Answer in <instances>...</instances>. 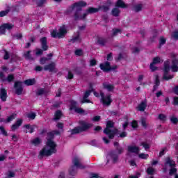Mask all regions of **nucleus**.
<instances>
[{
  "instance_id": "obj_54",
  "label": "nucleus",
  "mask_w": 178,
  "mask_h": 178,
  "mask_svg": "<svg viewBox=\"0 0 178 178\" xmlns=\"http://www.w3.org/2000/svg\"><path fill=\"white\" fill-rule=\"evenodd\" d=\"M51 37L53 38H59V34H58V32L56 31H53L51 32Z\"/></svg>"
},
{
  "instance_id": "obj_50",
  "label": "nucleus",
  "mask_w": 178,
  "mask_h": 178,
  "mask_svg": "<svg viewBox=\"0 0 178 178\" xmlns=\"http://www.w3.org/2000/svg\"><path fill=\"white\" fill-rule=\"evenodd\" d=\"M0 34H1L2 35L6 34V31L5 30V27L3 26V24L0 26Z\"/></svg>"
},
{
  "instance_id": "obj_11",
  "label": "nucleus",
  "mask_w": 178,
  "mask_h": 178,
  "mask_svg": "<svg viewBox=\"0 0 178 178\" xmlns=\"http://www.w3.org/2000/svg\"><path fill=\"white\" fill-rule=\"evenodd\" d=\"M70 111H75L76 113H84V109L81 108H77V102L74 100L70 101Z\"/></svg>"
},
{
  "instance_id": "obj_45",
  "label": "nucleus",
  "mask_w": 178,
  "mask_h": 178,
  "mask_svg": "<svg viewBox=\"0 0 178 178\" xmlns=\"http://www.w3.org/2000/svg\"><path fill=\"white\" fill-rule=\"evenodd\" d=\"M152 63L154 65H157V63H161V57L159 56L154 57L153 58V61L152 62Z\"/></svg>"
},
{
  "instance_id": "obj_10",
  "label": "nucleus",
  "mask_w": 178,
  "mask_h": 178,
  "mask_svg": "<svg viewBox=\"0 0 178 178\" xmlns=\"http://www.w3.org/2000/svg\"><path fill=\"white\" fill-rule=\"evenodd\" d=\"M14 88L17 95H22L23 94V82L17 81L14 83Z\"/></svg>"
},
{
  "instance_id": "obj_13",
  "label": "nucleus",
  "mask_w": 178,
  "mask_h": 178,
  "mask_svg": "<svg viewBox=\"0 0 178 178\" xmlns=\"http://www.w3.org/2000/svg\"><path fill=\"white\" fill-rule=\"evenodd\" d=\"M99 67L101 70H103V72H111V63H109V61H106L104 63H101Z\"/></svg>"
},
{
  "instance_id": "obj_41",
  "label": "nucleus",
  "mask_w": 178,
  "mask_h": 178,
  "mask_svg": "<svg viewBox=\"0 0 178 178\" xmlns=\"http://www.w3.org/2000/svg\"><path fill=\"white\" fill-rule=\"evenodd\" d=\"M26 116H27L28 119L34 120V119H35V117L37 116V115L35 114V113H29L27 114Z\"/></svg>"
},
{
  "instance_id": "obj_28",
  "label": "nucleus",
  "mask_w": 178,
  "mask_h": 178,
  "mask_svg": "<svg viewBox=\"0 0 178 178\" xmlns=\"http://www.w3.org/2000/svg\"><path fill=\"white\" fill-rule=\"evenodd\" d=\"M3 26H4V30L6 31L8 30V31H10L13 27H15V25L10 23H4L3 24Z\"/></svg>"
},
{
  "instance_id": "obj_58",
  "label": "nucleus",
  "mask_w": 178,
  "mask_h": 178,
  "mask_svg": "<svg viewBox=\"0 0 178 178\" xmlns=\"http://www.w3.org/2000/svg\"><path fill=\"white\" fill-rule=\"evenodd\" d=\"M118 33H122V30L119 29H113V35H118Z\"/></svg>"
},
{
  "instance_id": "obj_33",
  "label": "nucleus",
  "mask_w": 178,
  "mask_h": 178,
  "mask_svg": "<svg viewBox=\"0 0 178 178\" xmlns=\"http://www.w3.org/2000/svg\"><path fill=\"white\" fill-rule=\"evenodd\" d=\"M67 31L65 28H60L58 31V38H62V37L65 36V34H66Z\"/></svg>"
},
{
  "instance_id": "obj_6",
  "label": "nucleus",
  "mask_w": 178,
  "mask_h": 178,
  "mask_svg": "<svg viewBox=\"0 0 178 178\" xmlns=\"http://www.w3.org/2000/svg\"><path fill=\"white\" fill-rule=\"evenodd\" d=\"M170 166L169 175L173 176L177 173V168H176V161H173L170 156H168L165 159L164 166Z\"/></svg>"
},
{
  "instance_id": "obj_5",
  "label": "nucleus",
  "mask_w": 178,
  "mask_h": 178,
  "mask_svg": "<svg viewBox=\"0 0 178 178\" xmlns=\"http://www.w3.org/2000/svg\"><path fill=\"white\" fill-rule=\"evenodd\" d=\"M72 163L74 165H72L69 169V175L70 176H76L77 175V169H86V166L80 163L78 157L73 158Z\"/></svg>"
},
{
  "instance_id": "obj_47",
  "label": "nucleus",
  "mask_w": 178,
  "mask_h": 178,
  "mask_svg": "<svg viewBox=\"0 0 178 178\" xmlns=\"http://www.w3.org/2000/svg\"><path fill=\"white\" fill-rule=\"evenodd\" d=\"M9 12H10L9 9L0 11V17H4V16H6L8 13H9Z\"/></svg>"
},
{
  "instance_id": "obj_53",
  "label": "nucleus",
  "mask_w": 178,
  "mask_h": 178,
  "mask_svg": "<svg viewBox=\"0 0 178 178\" xmlns=\"http://www.w3.org/2000/svg\"><path fill=\"white\" fill-rule=\"evenodd\" d=\"M131 127L132 129H137V127H138V122L137 120H133L131 122Z\"/></svg>"
},
{
  "instance_id": "obj_51",
  "label": "nucleus",
  "mask_w": 178,
  "mask_h": 178,
  "mask_svg": "<svg viewBox=\"0 0 178 178\" xmlns=\"http://www.w3.org/2000/svg\"><path fill=\"white\" fill-rule=\"evenodd\" d=\"M159 120H161V122H166V116L165 115V114H159Z\"/></svg>"
},
{
  "instance_id": "obj_19",
  "label": "nucleus",
  "mask_w": 178,
  "mask_h": 178,
  "mask_svg": "<svg viewBox=\"0 0 178 178\" xmlns=\"http://www.w3.org/2000/svg\"><path fill=\"white\" fill-rule=\"evenodd\" d=\"M55 67H56L55 63H51L44 65V70L49 71L51 73H52V72L55 71Z\"/></svg>"
},
{
  "instance_id": "obj_12",
  "label": "nucleus",
  "mask_w": 178,
  "mask_h": 178,
  "mask_svg": "<svg viewBox=\"0 0 178 178\" xmlns=\"http://www.w3.org/2000/svg\"><path fill=\"white\" fill-rule=\"evenodd\" d=\"M22 124H23V119L17 120L15 123L11 126V131H16V130H19Z\"/></svg>"
},
{
  "instance_id": "obj_64",
  "label": "nucleus",
  "mask_w": 178,
  "mask_h": 178,
  "mask_svg": "<svg viewBox=\"0 0 178 178\" xmlns=\"http://www.w3.org/2000/svg\"><path fill=\"white\" fill-rule=\"evenodd\" d=\"M172 104L175 106L178 105V97H174Z\"/></svg>"
},
{
  "instance_id": "obj_4",
  "label": "nucleus",
  "mask_w": 178,
  "mask_h": 178,
  "mask_svg": "<svg viewBox=\"0 0 178 178\" xmlns=\"http://www.w3.org/2000/svg\"><path fill=\"white\" fill-rule=\"evenodd\" d=\"M79 126L74 128L71 130V134H80V133H84L91 129L92 124L88 123L85 120L79 121Z\"/></svg>"
},
{
  "instance_id": "obj_39",
  "label": "nucleus",
  "mask_w": 178,
  "mask_h": 178,
  "mask_svg": "<svg viewBox=\"0 0 178 178\" xmlns=\"http://www.w3.org/2000/svg\"><path fill=\"white\" fill-rule=\"evenodd\" d=\"M159 48H161L162 45H165L166 44V39H165L163 37L160 38L159 40Z\"/></svg>"
},
{
  "instance_id": "obj_42",
  "label": "nucleus",
  "mask_w": 178,
  "mask_h": 178,
  "mask_svg": "<svg viewBox=\"0 0 178 178\" xmlns=\"http://www.w3.org/2000/svg\"><path fill=\"white\" fill-rule=\"evenodd\" d=\"M170 120L172 124H177L178 123V118L173 115L170 118Z\"/></svg>"
},
{
  "instance_id": "obj_59",
  "label": "nucleus",
  "mask_w": 178,
  "mask_h": 178,
  "mask_svg": "<svg viewBox=\"0 0 178 178\" xmlns=\"http://www.w3.org/2000/svg\"><path fill=\"white\" fill-rule=\"evenodd\" d=\"M92 90H86L83 95V98H88L91 95Z\"/></svg>"
},
{
  "instance_id": "obj_21",
  "label": "nucleus",
  "mask_w": 178,
  "mask_h": 178,
  "mask_svg": "<svg viewBox=\"0 0 178 178\" xmlns=\"http://www.w3.org/2000/svg\"><path fill=\"white\" fill-rule=\"evenodd\" d=\"M116 8H121L122 9L127 8V5L124 3L123 0H118L115 3Z\"/></svg>"
},
{
  "instance_id": "obj_16",
  "label": "nucleus",
  "mask_w": 178,
  "mask_h": 178,
  "mask_svg": "<svg viewBox=\"0 0 178 178\" xmlns=\"http://www.w3.org/2000/svg\"><path fill=\"white\" fill-rule=\"evenodd\" d=\"M109 155L111 159H113V163H116L119 159V154L116 153V150L110 152Z\"/></svg>"
},
{
  "instance_id": "obj_31",
  "label": "nucleus",
  "mask_w": 178,
  "mask_h": 178,
  "mask_svg": "<svg viewBox=\"0 0 178 178\" xmlns=\"http://www.w3.org/2000/svg\"><path fill=\"white\" fill-rule=\"evenodd\" d=\"M63 114L62 113V111L60 110H58L57 111H56L55 114H54V120H59L60 119V118H62V115Z\"/></svg>"
},
{
  "instance_id": "obj_25",
  "label": "nucleus",
  "mask_w": 178,
  "mask_h": 178,
  "mask_svg": "<svg viewBox=\"0 0 178 178\" xmlns=\"http://www.w3.org/2000/svg\"><path fill=\"white\" fill-rule=\"evenodd\" d=\"M69 42H72V44H74V42H81V38H80V33H78L77 35H76L75 37L70 40Z\"/></svg>"
},
{
  "instance_id": "obj_32",
  "label": "nucleus",
  "mask_w": 178,
  "mask_h": 178,
  "mask_svg": "<svg viewBox=\"0 0 178 178\" xmlns=\"http://www.w3.org/2000/svg\"><path fill=\"white\" fill-rule=\"evenodd\" d=\"M16 116H17V114L15 113H12L10 116H8L6 118L7 123H10V122H12L13 120H15V119H16Z\"/></svg>"
},
{
  "instance_id": "obj_29",
  "label": "nucleus",
  "mask_w": 178,
  "mask_h": 178,
  "mask_svg": "<svg viewBox=\"0 0 178 178\" xmlns=\"http://www.w3.org/2000/svg\"><path fill=\"white\" fill-rule=\"evenodd\" d=\"M24 57L26 60H33V56H31V51H28L24 54Z\"/></svg>"
},
{
  "instance_id": "obj_30",
  "label": "nucleus",
  "mask_w": 178,
  "mask_h": 178,
  "mask_svg": "<svg viewBox=\"0 0 178 178\" xmlns=\"http://www.w3.org/2000/svg\"><path fill=\"white\" fill-rule=\"evenodd\" d=\"M72 72H74L75 74H78L79 76L83 74V70H81V67H74L72 70Z\"/></svg>"
},
{
  "instance_id": "obj_7",
  "label": "nucleus",
  "mask_w": 178,
  "mask_h": 178,
  "mask_svg": "<svg viewBox=\"0 0 178 178\" xmlns=\"http://www.w3.org/2000/svg\"><path fill=\"white\" fill-rule=\"evenodd\" d=\"M40 41L42 49H38L36 51V55H42V54H44V51H48L49 49V46H48V39L47 37L41 38Z\"/></svg>"
},
{
  "instance_id": "obj_37",
  "label": "nucleus",
  "mask_w": 178,
  "mask_h": 178,
  "mask_svg": "<svg viewBox=\"0 0 178 178\" xmlns=\"http://www.w3.org/2000/svg\"><path fill=\"white\" fill-rule=\"evenodd\" d=\"M15 80V76L12 74L8 75L7 78L6 79V81H7L8 83H12Z\"/></svg>"
},
{
  "instance_id": "obj_35",
  "label": "nucleus",
  "mask_w": 178,
  "mask_h": 178,
  "mask_svg": "<svg viewBox=\"0 0 178 178\" xmlns=\"http://www.w3.org/2000/svg\"><path fill=\"white\" fill-rule=\"evenodd\" d=\"M47 1H48V0H38L36 1V5L39 8H42V6H44V3H47Z\"/></svg>"
},
{
  "instance_id": "obj_15",
  "label": "nucleus",
  "mask_w": 178,
  "mask_h": 178,
  "mask_svg": "<svg viewBox=\"0 0 178 178\" xmlns=\"http://www.w3.org/2000/svg\"><path fill=\"white\" fill-rule=\"evenodd\" d=\"M147 109V102H141L136 107V111L138 112H144Z\"/></svg>"
},
{
  "instance_id": "obj_23",
  "label": "nucleus",
  "mask_w": 178,
  "mask_h": 178,
  "mask_svg": "<svg viewBox=\"0 0 178 178\" xmlns=\"http://www.w3.org/2000/svg\"><path fill=\"white\" fill-rule=\"evenodd\" d=\"M131 10L136 13H138V12H141L143 10V4L134 5Z\"/></svg>"
},
{
  "instance_id": "obj_55",
  "label": "nucleus",
  "mask_w": 178,
  "mask_h": 178,
  "mask_svg": "<svg viewBox=\"0 0 178 178\" xmlns=\"http://www.w3.org/2000/svg\"><path fill=\"white\" fill-rule=\"evenodd\" d=\"M75 55H76V56H81L83 55V50L81 49L75 50Z\"/></svg>"
},
{
  "instance_id": "obj_9",
  "label": "nucleus",
  "mask_w": 178,
  "mask_h": 178,
  "mask_svg": "<svg viewBox=\"0 0 178 178\" xmlns=\"http://www.w3.org/2000/svg\"><path fill=\"white\" fill-rule=\"evenodd\" d=\"M169 72H170V65L168 60L164 62V69H163V79L165 80L166 81L169 80H172L173 79V75H168Z\"/></svg>"
},
{
  "instance_id": "obj_46",
  "label": "nucleus",
  "mask_w": 178,
  "mask_h": 178,
  "mask_svg": "<svg viewBox=\"0 0 178 178\" xmlns=\"http://www.w3.org/2000/svg\"><path fill=\"white\" fill-rule=\"evenodd\" d=\"M115 151H117L118 155H121V154H123L124 151V148L120 146V147H115Z\"/></svg>"
},
{
  "instance_id": "obj_24",
  "label": "nucleus",
  "mask_w": 178,
  "mask_h": 178,
  "mask_svg": "<svg viewBox=\"0 0 178 178\" xmlns=\"http://www.w3.org/2000/svg\"><path fill=\"white\" fill-rule=\"evenodd\" d=\"M106 42H108V40L103 38H99L97 40V45H101V47H105Z\"/></svg>"
},
{
  "instance_id": "obj_40",
  "label": "nucleus",
  "mask_w": 178,
  "mask_h": 178,
  "mask_svg": "<svg viewBox=\"0 0 178 178\" xmlns=\"http://www.w3.org/2000/svg\"><path fill=\"white\" fill-rule=\"evenodd\" d=\"M147 175L152 176L155 173V169L152 167H149L147 170Z\"/></svg>"
},
{
  "instance_id": "obj_34",
  "label": "nucleus",
  "mask_w": 178,
  "mask_h": 178,
  "mask_svg": "<svg viewBox=\"0 0 178 178\" xmlns=\"http://www.w3.org/2000/svg\"><path fill=\"white\" fill-rule=\"evenodd\" d=\"M152 33H153V35H152V37H150L149 40H150L151 42H154L155 38H156V37H158V31L156 29H154Z\"/></svg>"
},
{
  "instance_id": "obj_27",
  "label": "nucleus",
  "mask_w": 178,
  "mask_h": 178,
  "mask_svg": "<svg viewBox=\"0 0 178 178\" xmlns=\"http://www.w3.org/2000/svg\"><path fill=\"white\" fill-rule=\"evenodd\" d=\"M24 84H26V86H34V84H35V79H26L24 81Z\"/></svg>"
},
{
  "instance_id": "obj_52",
  "label": "nucleus",
  "mask_w": 178,
  "mask_h": 178,
  "mask_svg": "<svg viewBox=\"0 0 178 178\" xmlns=\"http://www.w3.org/2000/svg\"><path fill=\"white\" fill-rule=\"evenodd\" d=\"M51 58H48L46 57H42V58H40V63L41 65H45V63H47V60H49Z\"/></svg>"
},
{
  "instance_id": "obj_14",
  "label": "nucleus",
  "mask_w": 178,
  "mask_h": 178,
  "mask_svg": "<svg viewBox=\"0 0 178 178\" xmlns=\"http://www.w3.org/2000/svg\"><path fill=\"white\" fill-rule=\"evenodd\" d=\"M0 99L3 102H6V99H8V91L3 88L0 89Z\"/></svg>"
},
{
  "instance_id": "obj_2",
  "label": "nucleus",
  "mask_w": 178,
  "mask_h": 178,
  "mask_svg": "<svg viewBox=\"0 0 178 178\" xmlns=\"http://www.w3.org/2000/svg\"><path fill=\"white\" fill-rule=\"evenodd\" d=\"M86 6H87V2L83 0L75 2L71 6L72 10H74L75 8H76L74 13V19L76 22L77 20H84L87 17V15H88L87 10L83 15H81V10H83V8H86Z\"/></svg>"
},
{
  "instance_id": "obj_26",
  "label": "nucleus",
  "mask_w": 178,
  "mask_h": 178,
  "mask_svg": "<svg viewBox=\"0 0 178 178\" xmlns=\"http://www.w3.org/2000/svg\"><path fill=\"white\" fill-rule=\"evenodd\" d=\"M111 15L114 16V17H119L120 15V10L118 8H114L111 10Z\"/></svg>"
},
{
  "instance_id": "obj_61",
  "label": "nucleus",
  "mask_w": 178,
  "mask_h": 178,
  "mask_svg": "<svg viewBox=\"0 0 178 178\" xmlns=\"http://www.w3.org/2000/svg\"><path fill=\"white\" fill-rule=\"evenodd\" d=\"M171 70L174 73H176L178 72V66L177 65H172L171 66Z\"/></svg>"
},
{
  "instance_id": "obj_3",
  "label": "nucleus",
  "mask_w": 178,
  "mask_h": 178,
  "mask_svg": "<svg viewBox=\"0 0 178 178\" xmlns=\"http://www.w3.org/2000/svg\"><path fill=\"white\" fill-rule=\"evenodd\" d=\"M115 127V122L112 120H108L106 122V128L104 129L103 133L108 136L109 140H113L115 136L119 132V129H111Z\"/></svg>"
},
{
  "instance_id": "obj_56",
  "label": "nucleus",
  "mask_w": 178,
  "mask_h": 178,
  "mask_svg": "<svg viewBox=\"0 0 178 178\" xmlns=\"http://www.w3.org/2000/svg\"><path fill=\"white\" fill-rule=\"evenodd\" d=\"M150 69L152 72H156V70H158V67L155 66V64L151 63H150Z\"/></svg>"
},
{
  "instance_id": "obj_49",
  "label": "nucleus",
  "mask_w": 178,
  "mask_h": 178,
  "mask_svg": "<svg viewBox=\"0 0 178 178\" xmlns=\"http://www.w3.org/2000/svg\"><path fill=\"white\" fill-rule=\"evenodd\" d=\"M141 126L143 127V129H147L148 127V124H147V121L145 120V118L141 119Z\"/></svg>"
},
{
  "instance_id": "obj_57",
  "label": "nucleus",
  "mask_w": 178,
  "mask_h": 178,
  "mask_svg": "<svg viewBox=\"0 0 178 178\" xmlns=\"http://www.w3.org/2000/svg\"><path fill=\"white\" fill-rule=\"evenodd\" d=\"M0 80H1V81H6L5 74L2 71H0Z\"/></svg>"
},
{
  "instance_id": "obj_22",
  "label": "nucleus",
  "mask_w": 178,
  "mask_h": 178,
  "mask_svg": "<svg viewBox=\"0 0 178 178\" xmlns=\"http://www.w3.org/2000/svg\"><path fill=\"white\" fill-rule=\"evenodd\" d=\"M86 11H87V13H88V15H92L94 13H98V12H99V8L89 7L86 10Z\"/></svg>"
},
{
  "instance_id": "obj_17",
  "label": "nucleus",
  "mask_w": 178,
  "mask_h": 178,
  "mask_svg": "<svg viewBox=\"0 0 178 178\" xmlns=\"http://www.w3.org/2000/svg\"><path fill=\"white\" fill-rule=\"evenodd\" d=\"M103 88L111 92L115 90V85L105 82L103 83Z\"/></svg>"
},
{
  "instance_id": "obj_48",
  "label": "nucleus",
  "mask_w": 178,
  "mask_h": 178,
  "mask_svg": "<svg viewBox=\"0 0 178 178\" xmlns=\"http://www.w3.org/2000/svg\"><path fill=\"white\" fill-rule=\"evenodd\" d=\"M43 94H45V89H44V88L38 89L36 92V95H38V96L43 95Z\"/></svg>"
},
{
  "instance_id": "obj_18",
  "label": "nucleus",
  "mask_w": 178,
  "mask_h": 178,
  "mask_svg": "<svg viewBox=\"0 0 178 178\" xmlns=\"http://www.w3.org/2000/svg\"><path fill=\"white\" fill-rule=\"evenodd\" d=\"M24 129H26V131H25L26 134L30 133V134H32V133H34V130H35V125H31L30 124L24 125Z\"/></svg>"
},
{
  "instance_id": "obj_43",
  "label": "nucleus",
  "mask_w": 178,
  "mask_h": 178,
  "mask_svg": "<svg viewBox=\"0 0 178 178\" xmlns=\"http://www.w3.org/2000/svg\"><path fill=\"white\" fill-rule=\"evenodd\" d=\"M0 131L3 136H4L5 137H8V131H6V130L5 129V127H3V126L0 127Z\"/></svg>"
},
{
  "instance_id": "obj_60",
  "label": "nucleus",
  "mask_w": 178,
  "mask_h": 178,
  "mask_svg": "<svg viewBox=\"0 0 178 178\" xmlns=\"http://www.w3.org/2000/svg\"><path fill=\"white\" fill-rule=\"evenodd\" d=\"M56 127L59 129V130H61L63 131V122H58L56 124Z\"/></svg>"
},
{
  "instance_id": "obj_44",
  "label": "nucleus",
  "mask_w": 178,
  "mask_h": 178,
  "mask_svg": "<svg viewBox=\"0 0 178 178\" xmlns=\"http://www.w3.org/2000/svg\"><path fill=\"white\" fill-rule=\"evenodd\" d=\"M66 79L67 80H73V79H74V74H73V72H72V71H68Z\"/></svg>"
},
{
  "instance_id": "obj_62",
  "label": "nucleus",
  "mask_w": 178,
  "mask_h": 178,
  "mask_svg": "<svg viewBox=\"0 0 178 178\" xmlns=\"http://www.w3.org/2000/svg\"><path fill=\"white\" fill-rule=\"evenodd\" d=\"M92 120V122H99V120H101V116L96 115V116L93 117Z\"/></svg>"
},
{
  "instance_id": "obj_36",
  "label": "nucleus",
  "mask_w": 178,
  "mask_h": 178,
  "mask_svg": "<svg viewBox=\"0 0 178 178\" xmlns=\"http://www.w3.org/2000/svg\"><path fill=\"white\" fill-rule=\"evenodd\" d=\"M31 144L33 145H40V144H41V139H40V138H35L31 140Z\"/></svg>"
},
{
  "instance_id": "obj_63",
  "label": "nucleus",
  "mask_w": 178,
  "mask_h": 178,
  "mask_svg": "<svg viewBox=\"0 0 178 178\" xmlns=\"http://www.w3.org/2000/svg\"><path fill=\"white\" fill-rule=\"evenodd\" d=\"M172 37H173V38H175V40L176 41H177V40H178V31H176L172 33Z\"/></svg>"
},
{
  "instance_id": "obj_20",
  "label": "nucleus",
  "mask_w": 178,
  "mask_h": 178,
  "mask_svg": "<svg viewBox=\"0 0 178 178\" xmlns=\"http://www.w3.org/2000/svg\"><path fill=\"white\" fill-rule=\"evenodd\" d=\"M127 151L131 154H138L140 152V148L137 146H128Z\"/></svg>"
},
{
  "instance_id": "obj_1",
  "label": "nucleus",
  "mask_w": 178,
  "mask_h": 178,
  "mask_svg": "<svg viewBox=\"0 0 178 178\" xmlns=\"http://www.w3.org/2000/svg\"><path fill=\"white\" fill-rule=\"evenodd\" d=\"M47 141L46 145L49 147V149H47V148L43 147L40 152V154L38 156L39 159H41L42 156H51L52 154H56V143L54 142V138H55V135L54 132L51 131L47 133Z\"/></svg>"
},
{
  "instance_id": "obj_8",
  "label": "nucleus",
  "mask_w": 178,
  "mask_h": 178,
  "mask_svg": "<svg viewBox=\"0 0 178 178\" xmlns=\"http://www.w3.org/2000/svg\"><path fill=\"white\" fill-rule=\"evenodd\" d=\"M100 102L102 104V105H104V106H111L112 102H113L111 95L105 96V93L102 92H100Z\"/></svg>"
},
{
  "instance_id": "obj_38",
  "label": "nucleus",
  "mask_w": 178,
  "mask_h": 178,
  "mask_svg": "<svg viewBox=\"0 0 178 178\" xmlns=\"http://www.w3.org/2000/svg\"><path fill=\"white\" fill-rule=\"evenodd\" d=\"M99 10L101 9V10L104 12V13H106V12H108V10L110 9V6H102L99 8Z\"/></svg>"
}]
</instances>
